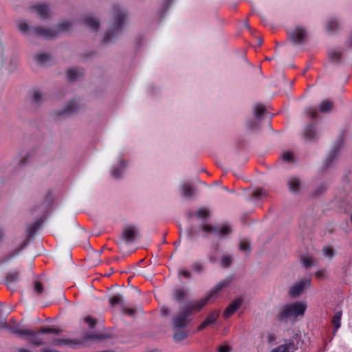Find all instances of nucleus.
Listing matches in <instances>:
<instances>
[{
    "mask_svg": "<svg viewBox=\"0 0 352 352\" xmlns=\"http://www.w3.org/2000/svg\"><path fill=\"white\" fill-rule=\"evenodd\" d=\"M16 334L19 336H28L30 337V335H34V331L30 329H16L14 331Z\"/></svg>",
    "mask_w": 352,
    "mask_h": 352,
    "instance_id": "33",
    "label": "nucleus"
},
{
    "mask_svg": "<svg viewBox=\"0 0 352 352\" xmlns=\"http://www.w3.org/2000/svg\"><path fill=\"white\" fill-rule=\"evenodd\" d=\"M161 314L163 316H168L170 314V309L168 307H162L161 308Z\"/></svg>",
    "mask_w": 352,
    "mask_h": 352,
    "instance_id": "52",
    "label": "nucleus"
},
{
    "mask_svg": "<svg viewBox=\"0 0 352 352\" xmlns=\"http://www.w3.org/2000/svg\"><path fill=\"white\" fill-rule=\"evenodd\" d=\"M188 333L186 331L177 329L173 335V339L175 342H180L187 338Z\"/></svg>",
    "mask_w": 352,
    "mask_h": 352,
    "instance_id": "23",
    "label": "nucleus"
},
{
    "mask_svg": "<svg viewBox=\"0 0 352 352\" xmlns=\"http://www.w3.org/2000/svg\"><path fill=\"white\" fill-rule=\"evenodd\" d=\"M6 326V319L5 317L0 315V328H3Z\"/></svg>",
    "mask_w": 352,
    "mask_h": 352,
    "instance_id": "54",
    "label": "nucleus"
},
{
    "mask_svg": "<svg viewBox=\"0 0 352 352\" xmlns=\"http://www.w3.org/2000/svg\"><path fill=\"white\" fill-rule=\"evenodd\" d=\"M322 252L324 256H328L329 258H332L334 255V251L331 248H324Z\"/></svg>",
    "mask_w": 352,
    "mask_h": 352,
    "instance_id": "43",
    "label": "nucleus"
},
{
    "mask_svg": "<svg viewBox=\"0 0 352 352\" xmlns=\"http://www.w3.org/2000/svg\"><path fill=\"white\" fill-rule=\"evenodd\" d=\"M122 312L125 314L133 316L135 314V310L131 308H126L124 307L122 308Z\"/></svg>",
    "mask_w": 352,
    "mask_h": 352,
    "instance_id": "51",
    "label": "nucleus"
},
{
    "mask_svg": "<svg viewBox=\"0 0 352 352\" xmlns=\"http://www.w3.org/2000/svg\"><path fill=\"white\" fill-rule=\"evenodd\" d=\"M316 135V130L314 126H309L305 131V138L307 140H311Z\"/></svg>",
    "mask_w": 352,
    "mask_h": 352,
    "instance_id": "26",
    "label": "nucleus"
},
{
    "mask_svg": "<svg viewBox=\"0 0 352 352\" xmlns=\"http://www.w3.org/2000/svg\"><path fill=\"white\" fill-rule=\"evenodd\" d=\"M342 317V311H338L335 314L332 318V323L336 331L340 327V320Z\"/></svg>",
    "mask_w": 352,
    "mask_h": 352,
    "instance_id": "28",
    "label": "nucleus"
},
{
    "mask_svg": "<svg viewBox=\"0 0 352 352\" xmlns=\"http://www.w3.org/2000/svg\"><path fill=\"white\" fill-rule=\"evenodd\" d=\"M179 274H182L186 278L190 277V273L186 270H182L179 271Z\"/></svg>",
    "mask_w": 352,
    "mask_h": 352,
    "instance_id": "55",
    "label": "nucleus"
},
{
    "mask_svg": "<svg viewBox=\"0 0 352 352\" xmlns=\"http://www.w3.org/2000/svg\"><path fill=\"white\" fill-rule=\"evenodd\" d=\"M289 345L290 344L280 345L276 349H273L271 352H289Z\"/></svg>",
    "mask_w": 352,
    "mask_h": 352,
    "instance_id": "39",
    "label": "nucleus"
},
{
    "mask_svg": "<svg viewBox=\"0 0 352 352\" xmlns=\"http://www.w3.org/2000/svg\"><path fill=\"white\" fill-rule=\"evenodd\" d=\"M231 347L228 345L219 346L218 347V352H230Z\"/></svg>",
    "mask_w": 352,
    "mask_h": 352,
    "instance_id": "50",
    "label": "nucleus"
},
{
    "mask_svg": "<svg viewBox=\"0 0 352 352\" xmlns=\"http://www.w3.org/2000/svg\"><path fill=\"white\" fill-rule=\"evenodd\" d=\"M3 237V232L2 230L0 229V241L2 240Z\"/></svg>",
    "mask_w": 352,
    "mask_h": 352,
    "instance_id": "60",
    "label": "nucleus"
},
{
    "mask_svg": "<svg viewBox=\"0 0 352 352\" xmlns=\"http://www.w3.org/2000/svg\"><path fill=\"white\" fill-rule=\"evenodd\" d=\"M79 109V106L74 100L69 102L65 107L58 109L53 113V116L56 118H62L68 117Z\"/></svg>",
    "mask_w": 352,
    "mask_h": 352,
    "instance_id": "6",
    "label": "nucleus"
},
{
    "mask_svg": "<svg viewBox=\"0 0 352 352\" xmlns=\"http://www.w3.org/2000/svg\"><path fill=\"white\" fill-rule=\"evenodd\" d=\"M72 26L69 21H64L59 23L56 29H49L43 27H37L34 28V32L45 38H52L56 36L58 34L68 30Z\"/></svg>",
    "mask_w": 352,
    "mask_h": 352,
    "instance_id": "4",
    "label": "nucleus"
},
{
    "mask_svg": "<svg viewBox=\"0 0 352 352\" xmlns=\"http://www.w3.org/2000/svg\"><path fill=\"white\" fill-rule=\"evenodd\" d=\"M232 280V278L230 276L223 279L217 283L204 298L188 303L185 309L175 317L173 322L174 328L179 329L185 327L188 322V316L194 312L199 311L206 304L213 302L218 297L219 292L228 287Z\"/></svg>",
    "mask_w": 352,
    "mask_h": 352,
    "instance_id": "1",
    "label": "nucleus"
},
{
    "mask_svg": "<svg viewBox=\"0 0 352 352\" xmlns=\"http://www.w3.org/2000/svg\"><path fill=\"white\" fill-rule=\"evenodd\" d=\"M40 221H37L35 223L30 225L28 228V234L30 237L34 234L37 228L40 226Z\"/></svg>",
    "mask_w": 352,
    "mask_h": 352,
    "instance_id": "29",
    "label": "nucleus"
},
{
    "mask_svg": "<svg viewBox=\"0 0 352 352\" xmlns=\"http://www.w3.org/2000/svg\"><path fill=\"white\" fill-rule=\"evenodd\" d=\"M283 160L287 162H290L293 160V154L291 152H285L282 155Z\"/></svg>",
    "mask_w": 352,
    "mask_h": 352,
    "instance_id": "45",
    "label": "nucleus"
},
{
    "mask_svg": "<svg viewBox=\"0 0 352 352\" xmlns=\"http://www.w3.org/2000/svg\"><path fill=\"white\" fill-rule=\"evenodd\" d=\"M192 267L197 272H201L202 270V266L199 263L193 265Z\"/></svg>",
    "mask_w": 352,
    "mask_h": 352,
    "instance_id": "56",
    "label": "nucleus"
},
{
    "mask_svg": "<svg viewBox=\"0 0 352 352\" xmlns=\"http://www.w3.org/2000/svg\"><path fill=\"white\" fill-rule=\"evenodd\" d=\"M82 23L94 31H97L100 27L98 20L91 16L87 15L82 19Z\"/></svg>",
    "mask_w": 352,
    "mask_h": 352,
    "instance_id": "12",
    "label": "nucleus"
},
{
    "mask_svg": "<svg viewBox=\"0 0 352 352\" xmlns=\"http://www.w3.org/2000/svg\"><path fill=\"white\" fill-rule=\"evenodd\" d=\"M109 336L103 333L100 332H92V333H85L82 340H79L81 342V344H82L85 342L87 340H97L102 341L108 338Z\"/></svg>",
    "mask_w": 352,
    "mask_h": 352,
    "instance_id": "11",
    "label": "nucleus"
},
{
    "mask_svg": "<svg viewBox=\"0 0 352 352\" xmlns=\"http://www.w3.org/2000/svg\"><path fill=\"white\" fill-rule=\"evenodd\" d=\"M232 261V258L231 256H223L221 258V265L223 267H229Z\"/></svg>",
    "mask_w": 352,
    "mask_h": 352,
    "instance_id": "35",
    "label": "nucleus"
},
{
    "mask_svg": "<svg viewBox=\"0 0 352 352\" xmlns=\"http://www.w3.org/2000/svg\"><path fill=\"white\" fill-rule=\"evenodd\" d=\"M306 308V304L300 301L287 305L281 308L277 318L280 321H285L289 318H296L299 316H303Z\"/></svg>",
    "mask_w": 352,
    "mask_h": 352,
    "instance_id": "2",
    "label": "nucleus"
},
{
    "mask_svg": "<svg viewBox=\"0 0 352 352\" xmlns=\"http://www.w3.org/2000/svg\"><path fill=\"white\" fill-rule=\"evenodd\" d=\"M219 311L217 310L212 311L207 318L197 327V331H201L206 328L208 325L214 323L219 316Z\"/></svg>",
    "mask_w": 352,
    "mask_h": 352,
    "instance_id": "10",
    "label": "nucleus"
},
{
    "mask_svg": "<svg viewBox=\"0 0 352 352\" xmlns=\"http://www.w3.org/2000/svg\"><path fill=\"white\" fill-rule=\"evenodd\" d=\"M83 75V72L79 69L72 68L67 71V79L69 81H73Z\"/></svg>",
    "mask_w": 352,
    "mask_h": 352,
    "instance_id": "20",
    "label": "nucleus"
},
{
    "mask_svg": "<svg viewBox=\"0 0 352 352\" xmlns=\"http://www.w3.org/2000/svg\"><path fill=\"white\" fill-rule=\"evenodd\" d=\"M85 322L89 325V327L91 329H93L96 326V324L97 323L96 319L93 318H91L90 316H87L85 318Z\"/></svg>",
    "mask_w": 352,
    "mask_h": 352,
    "instance_id": "42",
    "label": "nucleus"
},
{
    "mask_svg": "<svg viewBox=\"0 0 352 352\" xmlns=\"http://www.w3.org/2000/svg\"><path fill=\"white\" fill-rule=\"evenodd\" d=\"M289 190L293 193H300L302 187L301 180L298 177H292L288 181Z\"/></svg>",
    "mask_w": 352,
    "mask_h": 352,
    "instance_id": "14",
    "label": "nucleus"
},
{
    "mask_svg": "<svg viewBox=\"0 0 352 352\" xmlns=\"http://www.w3.org/2000/svg\"><path fill=\"white\" fill-rule=\"evenodd\" d=\"M316 115H317V113H316V111H314V112H312V113H311V118H316Z\"/></svg>",
    "mask_w": 352,
    "mask_h": 352,
    "instance_id": "61",
    "label": "nucleus"
},
{
    "mask_svg": "<svg viewBox=\"0 0 352 352\" xmlns=\"http://www.w3.org/2000/svg\"><path fill=\"white\" fill-rule=\"evenodd\" d=\"M19 352H32L29 349H25V348H20L19 349Z\"/></svg>",
    "mask_w": 352,
    "mask_h": 352,
    "instance_id": "58",
    "label": "nucleus"
},
{
    "mask_svg": "<svg viewBox=\"0 0 352 352\" xmlns=\"http://www.w3.org/2000/svg\"><path fill=\"white\" fill-rule=\"evenodd\" d=\"M17 63V58L14 56H11L4 62V67L9 73H11L16 69Z\"/></svg>",
    "mask_w": 352,
    "mask_h": 352,
    "instance_id": "18",
    "label": "nucleus"
},
{
    "mask_svg": "<svg viewBox=\"0 0 352 352\" xmlns=\"http://www.w3.org/2000/svg\"><path fill=\"white\" fill-rule=\"evenodd\" d=\"M138 229L133 226H125L123 228L121 237L127 243L133 241L138 234Z\"/></svg>",
    "mask_w": 352,
    "mask_h": 352,
    "instance_id": "9",
    "label": "nucleus"
},
{
    "mask_svg": "<svg viewBox=\"0 0 352 352\" xmlns=\"http://www.w3.org/2000/svg\"><path fill=\"white\" fill-rule=\"evenodd\" d=\"M230 228L228 226H223L219 230H217V232H219L221 235H226L230 232Z\"/></svg>",
    "mask_w": 352,
    "mask_h": 352,
    "instance_id": "47",
    "label": "nucleus"
},
{
    "mask_svg": "<svg viewBox=\"0 0 352 352\" xmlns=\"http://www.w3.org/2000/svg\"><path fill=\"white\" fill-rule=\"evenodd\" d=\"M34 290L37 294H41L43 291V286L42 283L38 280L34 281Z\"/></svg>",
    "mask_w": 352,
    "mask_h": 352,
    "instance_id": "41",
    "label": "nucleus"
},
{
    "mask_svg": "<svg viewBox=\"0 0 352 352\" xmlns=\"http://www.w3.org/2000/svg\"><path fill=\"white\" fill-rule=\"evenodd\" d=\"M242 300L236 299L233 301L223 311V316L226 318L230 317L241 305Z\"/></svg>",
    "mask_w": 352,
    "mask_h": 352,
    "instance_id": "13",
    "label": "nucleus"
},
{
    "mask_svg": "<svg viewBox=\"0 0 352 352\" xmlns=\"http://www.w3.org/2000/svg\"><path fill=\"white\" fill-rule=\"evenodd\" d=\"M250 129H255V128H256V126H250Z\"/></svg>",
    "mask_w": 352,
    "mask_h": 352,
    "instance_id": "62",
    "label": "nucleus"
},
{
    "mask_svg": "<svg viewBox=\"0 0 352 352\" xmlns=\"http://www.w3.org/2000/svg\"><path fill=\"white\" fill-rule=\"evenodd\" d=\"M187 295V292L182 289H177L175 292V297L177 300L180 301Z\"/></svg>",
    "mask_w": 352,
    "mask_h": 352,
    "instance_id": "31",
    "label": "nucleus"
},
{
    "mask_svg": "<svg viewBox=\"0 0 352 352\" xmlns=\"http://www.w3.org/2000/svg\"><path fill=\"white\" fill-rule=\"evenodd\" d=\"M262 43H263V39H262V38H258V45H262Z\"/></svg>",
    "mask_w": 352,
    "mask_h": 352,
    "instance_id": "59",
    "label": "nucleus"
},
{
    "mask_svg": "<svg viewBox=\"0 0 352 352\" xmlns=\"http://www.w3.org/2000/svg\"><path fill=\"white\" fill-rule=\"evenodd\" d=\"M115 22L112 25L110 30L108 31L104 36V42H109L117 36L118 32L122 30L125 14L124 12L120 10V9L115 8L114 11Z\"/></svg>",
    "mask_w": 352,
    "mask_h": 352,
    "instance_id": "3",
    "label": "nucleus"
},
{
    "mask_svg": "<svg viewBox=\"0 0 352 352\" xmlns=\"http://www.w3.org/2000/svg\"><path fill=\"white\" fill-rule=\"evenodd\" d=\"M183 195L186 197H191L194 193V188L189 184L185 183L182 186Z\"/></svg>",
    "mask_w": 352,
    "mask_h": 352,
    "instance_id": "22",
    "label": "nucleus"
},
{
    "mask_svg": "<svg viewBox=\"0 0 352 352\" xmlns=\"http://www.w3.org/2000/svg\"><path fill=\"white\" fill-rule=\"evenodd\" d=\"M316 276L318 278H324L325 276V272L324 270H319L316 272Z\"/></svg>",
    "mask_w": 352,
    "mask_h": 352,
    "instance_id": "53",
    "label": "nucleus"
},
{
    "mask_svg": "<svg viewBox=\"0 0 352 352\" xmlns=\"http://www.w3.org/2000/svg\"><path fill=\"white\" fill-rule=\"evenodd\" d=\"M19 29L22 32H27L29 30L28 25L24 21H19L18 23Z\"/></svg>",
    "mask_w": 352,
    "mask_h": 352,
    "instance_id": "44",
    "label": "nucleus"
},
{
    "mask_svg": "<svg viewBox=\"0 0 352 352\" xmlns=\"http://www.w3.org/2000/svg\"><path fill=\"white\" fill-rule=\"evenodd\" d=\"M43 101V94L38 89H32L27 94L26 102L32 110H37Z\"/></svg>",
    "mask_w": 352,
    "mask_h": 352,
    "instance_id": "5",
    "label": "nucleus"
},
{
    "mask_svg": "<svg viewBox=\"0 0 352 352\" xmlns=\"http://www.w3.org/2000/svg\"><path fill=\"white\" fill-rule=\"evenodd\" d=\"M113 175L115 176V177H118L120 175V171L119 169L118 168H116L113 170Z\"/></svg>",
    "mask_w": 352,
    "mask_h": 352,
    "instance_id": "57",
    "label": "nucleus"
},
{
    "mask_svg": "<svg viewBox=\"0 0 352 352\" xmlns=\"http://www.w3.org/2000/svg\"><path fill=\"white\" fill-rule=\"evenodd\" d=\"M253 195L254 197L260 198L261 197L265 196V192L263 191V189H257L255 190Z\"/></svg>",
    "mask_w": 352,
    "mask_h": 352,
    "instance_id": "49",
    "label": "nucleus"
},
{
    "mask_svg": "<svg viewBox=\"0 0 352 352\" xmlns=\"http://www.w3.org/2000/svg\"><path fill=\"white\" fill-rule=\"evenodd\" d=\"M38 331L37 332L34 331V335H30V337L28 338L32 345L40 346L43 344L42 338L38 336Z\"/></svg>",
    "mask_w": 352,
    "mask_h": 352,
    "instance_id": "24",
    "label": "nucleus"
},
{
    "mask_svg": "<svg viewBox=\"0 0 352 352\" xmlns=\"http://www.w3.org/2000/svg\"><path fill=\"white\" fill-rule=\"evenodd\" d=\"M60 331H61L60 329H58L45 327V328L41 329L38 331V333H54V334L58 335V334H59V333Z\"/></svg>",
    "mask_w": 352,
    "mask_h": 352,
    "instance_id": "32",
    "label": "nucleus"
},
{
    "mask_svg": "<svg viewBox=\"0 0 352 352\" xmlns=\"http://www.w3.org/2000/svg\"><path fill=\"white\" fill-rule=\"evenodd\" d=\"M310 278L300 280L291 287L289 291V296L294 298L298 297L303 292L305 288L309 287L310 286Z\"/></svg>",
    "mask_w": 352,
    "mask_h": 352,
    "instance_id": "7",
    "label": "nucleus"
},
{
    "mask_svg": "<svg viewBox=\"0 0 352 352\" xmlns=\"http://www.w3.org/2000/svg\"><path fill=\"white\" fill-rule=\"evenodd\" d=\"M35 58L38 62L41 63H44L50 59V55L48 54L45 53L38 54L36 55Z\"/></svg>",
    "mask_w": 352,
    "mask_h": 352,
    "instance_id": "34",
    "label": "nucleus"
},
{
    "mask_svg": "<svg viewBox=\"0 0 352 352\" xmlns=\"http://www.w3.org/2000/svg\"><path fill=\"white\" fill-rule=\"evenodd\" d=\"M54 346H60L62 344L75 346L76 345H81V342L77 339H54L52 341Z\"/></svg>",
    "mask_w": 352,
    "mask_h": 352,
    "instance_id": "16",
    "label": "nucleus"
},
{
    "mask_svg": "<svg viewBox=\"0 0 352 352\" xmlns=\"http://www.w3.org/2000/svg\"><path fill=\"white\" fill-rule=\"evenodd\" d=\"M239 248L241 251L249 253L250 252V245L249 242L245 241H242L240 243Z\"/></svg>",
    "mask_w": 352,
    "mask_h": 352,
    "instance_id": "38",
    "label": "nucleus"
},
{
    "mask_svg": "<svg viewBox=\"0 0 352 352\" xmlns=\"http://www.w3.org/2000/svg\"><path fill=\"white\" fill-rule=\"evenodd\" d=\"M342 56L341 52L337 51L331 52L329 54V58L331 61H338L340 59Z\"/></svg>",
    "mask_w": 352,
    "mask_h": 352,
    "instance_id": "36",
    "label": "nucleus"
},
{
    "mask_svg": "<svg viewBox=\"0 0 352 352\" xmlns=\"http://www.w3.org/2000/svg\"><path fill=\"white\" fill-rule=\"evenodd\" d=\"M265 111V107L261 104H257L254 108V116L256 118H259V117L264 113Z\"/></svg>",
    "mask_w": 352,
    "mask_h": 352,
    "instance_id": "30",
    "label": "nucleus"
},
{
    "mask_svg": "<svg viewBox=\"0 0 352 352\" xmlns=\"http://www.w3.org/2000/svg\"><path fill=\"white\" fill-rule=\"evenodd\" d=\"M333 107V102L329 100H324L320 104V111L322 113H327Z\"/></svg>",
    "mask_w": 352,
    "mask_h": 352,
    "instance_id": "25",
    "label": "nucleus"
},
{
    "mask_svg": "<svg viewBox=\"0 0 352 352\" xmlns=\"http://www.w3.org/2000/svg\"><path fill=\"white\" fill-rule=\"evenodd\" d=\"M326 189H327V186L325 184H320L314 190V194L316 196H318V195L322 194L323 192H324Z\"/></svg>",
    "mask_w": 352,
    "mask_h": 352,
    "instance_id": "40",
    "label": "nucleus"
},
{
    "mask_svg": "<svg viewBox=\"0 0 352 352\" xmlns=\"http://www.w3.org/2000/svg\"><path fill=\"white\" fill-rule=\"evenodd\" d=\"M34 12L42 19H47L50 16V10L47 5L41 4L33 7Z\"/></svg>",
    "mask_w": 352,
    "mask_h": 352,
    "instance_id": "15",
    "label": "nucleus"
},
{
    "mask_svg": "<svg viewBox=\"0 0 352 352\" xmlns=\"http://www.w3.org/2000/svg\"><path fill=\"white\" fill-rule=\"evenodd\" d=\"M300 261L302 265L306 268H309L315 265L314 258L309 254L301 256Z\"/></svg>",
    "mask_w": 352,
    "mask_h": 352,
    "instance_id": "21",
    "label": "nucleus"
},
{
    "mask_svg": "<svg viewBox=\"0 0 352 352\" xmlns=\"http://www.w3.org/2000/svg\"><path fill=\"white\" fill-rule=\"evenodd\" d=\"M338 153V148H333L323 162L322 169L326 170L331 166L333 160L336 158Z\"/></svg>",
    "mask_w": 352,
    "mask_h": 352,
    "instance_id": "17",
    "label": "nucleus"
},
{
    "mask_svg": "<svg viewBox=\"0 0 352 352\" xmlns=\"http://www.w3.org/2000/svg\"><path fill=\"white\" fill-rule=\"evenodd\" d=\"M203 230H204L205 232H217V228L216 227H212L209 225H206V226H203Z\"/></svg>",
    "mask_w": 352,
    "mask_h": 352,
    "instance_id": "48",
    "label": "nucleus"
},
{
    "mask_svg": "<svg viewBox=\"0 0 352 352\" xmlns=\"http://www.w3.org/2000/svg\"><path fill=\"white\" fill-rule=\"evenodd\" d=\"M209 215L210 212L206 208H201L197 212V216L201 219L207 218Z\"/></svg>",
    "mask_w": 352,
    "mask_h": 352,
    "instance_id": "37",
    "label": "nucleus"
},
{
    "mask_svg": "<svg viewBox=\"0 0 352 352\" xmlns=\"http://www.w3.org/2000/svg\"><path fill=\"white\" fill-rule=\"evenodd\" d=\"M351 221H352V214L351 215Z\"/></svg>",
    "mask_w": 352,
    "mask_h": 352,
    "instance_id": "64",
    "label": "nucleus"
},
{
    "mask_svg": "<svg viewBox=\"0 0 352 352\" xmlns=\"http://www.w3.org/2000/svg\"><path fill=\"white\" fill-rule=\"evenodd\" d=\"M288 35L292 42L299 44L304 42L307 32L305 29L298 27L294 30L289 32Z\"/></svg>",
    "mask_w": 352,
    "mask_h": 352,
    "instance_id": "8",
    "label": "nucleus"
},
{
    "mask_svg": "<svg viewBox=\"0 0 352 352\" xmlns=\"http://www.w3.org/2000/svg\"><path fill=\"white\" fill-rule=\"evenodd\" d=\"M339 23L335 20H331L327 23V31L333 33L339 29Z\"/></svg>",
    "mask_w": 352,
    "mask_h": 352,
    "instance_id": "27",
    "label": "nucleus"
},
{
    "mask_svg": "<svg viewBox=\"0 0 352 352\" xmlns=\"http://www.w3.org/2000/svg\"><path fill=\"white\" fill-rule=\"evenodd\" d=\"M351 44H352V34H351Z\"/></svg>",
    "mask_w": 352,
    "mask_h": 352,
    "instance_id": "63",
    "label": "nucleus"
},
{
    "mask_svg": "<svg viewBox=\"0 0 352 352\" xmlns=\"http://www.w3.org/2000/svg\"><path fill=\"white\" fill-rule=\"evenodd\" d=\"M110 303L112 306H114L116 304L121 302V296H114L111 298H110Z\"/></svg>",
    "mask_w": 352,
    "mask_h": 352,
    "instance_id": "46",
    "label": "nucleus"
},
{
    "mask_svg": "<svg viewBox=\"0 0 352 352\" xmlns=\"http://www.w3.org/2000/svg\"><path fill=\"white\" fill-rule=\"evenodd\" d=\"M19 280V274L17 272H11L7 274L6 281L8 287L10 289H14V283Z\"/></svg>",
    "mask_w": 352,
    "mask_h": 352,
    "instance_id": "19",
    "label": "nucleus"
}]
</instances>
